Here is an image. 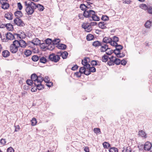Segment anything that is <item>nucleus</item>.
Segmentation results:
<instances>
[{
    "label": "nucleus",
    "instance_id": "f257e3e1",
    "mask_svg": "<svg viewBox=\"0 0 152 152\" xmlns=\"http://www.w3.org/2000/svg\"><path fill=\"white\" fill-rule=\"evenodd\" d=\"M25 6L26 7L25 10L28 15H31L34 12L35 9H36V4L34 3L29 1L28 2L27 1H25Z\"/></svg>",
    "mask_w": 152,
    "mask_h": 152
},
{
    "label": "nucleus",
    "instance_id": "f03ea898",
    "mask_svg": "<svg viewBox=\"0 0 152 152\" xmlns=\"http://www.w3.org/2000/svg\"><path fill=\"white\" fill-rule=\"evenodd\" d=\"M31 78L34 82V85H38L37 83L39 82H42L43 81V78L41 75L37 76L36 74H33L31 75Z\"/></svg>",
    "mask_w": 152,
    "mask_h": 152
},
{
    "label": "nucleus",
    "instance_id": "7ed1b4c3",
    "mask_svg": "<svg viewBox=\"0 0 152 152\" xmlns=\"http://www.w3.org/2000/svg\"><path fill=\"white\" fill-rule=\"evenodd\" d=\"M17 42L16 41V40H15L13 42V43L11 44L10 46V51L12 53H15L18 51V48L19 47L18 46V44Z\"/></svg>",
    "mask_w": 152,
    "mask_h": 152
},
{
    "label": "nucleus",
    "instance_id": "20e7f679",
    "mask_svg": "<svg viewBox=\"0 0 152 152\" xmlns=\"http://www.w3.org/2000/svg\"><path fill=\"white\" fill-rule=\"evenodd\" d=\"M95 13L94 11L87 9L84 11L83 15L86 18L91 17Z\"/></svg>",
    "mask_w": 152,
    "mask_h": 152
},
{
    "label": "nucleus",
    "instance_id": "39448f33",
    "mask_svg": "<svg viewBox=\"0 0 152 152\" xmlns=\"http://www.w3.org/2000/svg\"><path fill=\"white\" fill-rule=\"evenodd\" d=\"M49 58L50 60L55 62H57L60 59V58L58 55H55L54 54H50L49 56Z\"/></svg>",
    "mask_w": 152,
    "mask_h": 152
},
{
    "label": "nucleus",
    "instance_id": "423d86ee",
    "mask_svg": "<svg viewBox=\"0 0 152 152\" xmlns=\"http://www.w3.org/2000/svg\"><path fill=\"white\" fill-rule=\"evenodd\" d=\"M90 61V59L88 57H85L84 59L82 60V64L85 66L86 69H88L90 66L89 63Z\"/></svg>",
    "mask_w": 152,
    "mask_h": 152
},
{
    "label": "nucleus",
    "instance_id": "0eeeda50",
    "mask_svg": "<svg viewBox=\"0 0 152 152\" xmlns=\"http://www.w3.org/2000/svg\"><path fill=\"white\" fill-rule=\"evenodd\" d=\"M14 23L15 24L20 26H23L25 24L24 22L20 19L18 18H16L14 20Z\"/></svg>",
    "mask_w": 152,
    "mask_h": 152
},
{
    "label": "nucleus",
    "instance_id": "6e6552de",
    "mask_svg": "<svg viewBox=\"0 0 152 152\" xmlns=\"http://www.w3.org/2000/svg\"><path fill=\"white\" fill-rule=\"evenodd\" d=\"M82 26L85 29V31L87 32H90L92 30L91 26L87 23H84Z\"/></svg>",
    "mask_w": 152,
    "mask_h": 152
},
{
    "label": "nucleus",
    "instance_id": "1a4fd4ad",
    "mask_svg": "<svg viewBox=\"0 0 152 152\" xmlns=\"http://www.w3.org/2000/svg\"><path fill=\"white\" fill-rule=\"evenodd\" d=\"M16 42H17V43L18 44V46L22 48H25L27 46V43L24 40L21 39L19 41L16 40Z\"/></svg>",
    "mask_w": 152,
    "mask_h": 152
},
{
    "label": "nucleus",
    "instance_id": "9d476101",
    "mask_svg": "<svg viewBox=\"0 0 152 152\" xmlns=\"http://www.w3.org/2000/svg\"><path fill=\"white\" fill-rule=\"evenodd\" d=\"M119 38L118 37L114 36L112 39L111 45L116 46L118 45L117 42L118 41Z\"/></svg>",
    "mask_w": 152,
    "mask_h": 152
},
{
    "label": "nucleus",
    "instance_id": "9b49d317",
    "mask_svg": "<svg viewBox=\"0 0 152 152\" xmlns=\"http://www.w3.org/2000/svg\"><path fill=\"white\" fill-rule=\"evenodd\" d=\"M4 17L9 20L13 19V15L11 12H7L4 15Z\"/></svg>",
    "mask_w": 152,
    "mask_h": 152
},
{
    "label": "nucleus",
    "instance_id": "f8f14e48",
    "mask_svg": "<svg viewBox=\"0 0 152 152\" xmlns=\"http://www.w3.org/2000/svg\"><path fill=\"white\" fill-rule=\"evenodd\" d=\"M151 144L149 142H147L145 143L144 147V149L145 151H149L151 147Z\"/></svg>",
    "mask_w": 152,
    "mask_h": 152
},
{
    "label": "nucleus",
    "instance_id": "ddd939ff",
    "mask_svg": "<svg viewBox=\"0 0 152 152\" xmlns=\"http://www.w3.org/2000/svg\"><path fill=\"white\" fill-rule=\"evenodd\" d=\"M101 47L100 49V51L102 52H105L108 49V45L105 44L102 45L100 46Z\"/></svg>",
    "mask_w": 152,
    "mask_h": 152
},
{
    "label": "nucleus",
    "instance_id": "4468645a",
    "mask_svg": "<svg viewBox=\"0 0 152 152\" xmlns=\"http://www.w3.org/2000/svg\"><path fill=\"white\" fill-rule=\"evenodd\" d=\"M116 57L114 56H111L109 58L110 60L108 61L107 64L110 65L111 66L114 64L115 60Z\"/></svg>",
    "mask_w": 152,
    "mask_h": 152
},
{
    "label": "nucleus",
    "instance_id": "2eb2a0df",
    "mask_svg": "<svg viewBox=\"0 0 152 152\" xmlns=\"http://www.w3.org/2000/svg\"><path fill=\"white\" fill-rule=\"evenodd\" d=\"M31 42L34 45H38L40 44L41 41L38 38H35Z\"/></svg>",
    "mask_w": 152,
    "mask_h": 152
},
{
    "label": "nucleus",
    "instance_id": "dca6fc26",
    "mask_svg": "<svg viewBox=\"0 0 152 152\" xmlns=\"http://www.w3.org/2000/svg\"><path fill=\"white\" fill-rule=\"evenodd\" d=\"M88 69L89 71L86 72V75H88L91 73V72H96V69L94 67H90V66Z\"/></svg>",
    "mask_w": 152,
    "mask_h": 152
},
{
    "label": "nucleus",
    "instance_id": "f3484780",
    "mask_svg": "<svg viewBox=\"0 0 152 152\" xmlns=\"http://www.w3.org/2000/svg\"><path fill=\"white\" fill-rule=\"evenodd\" d=\"M112 39L110 37H105L103 39V41L106 43H110L111 45Z\"/></svg>",
    "mask_w": 152,
    "mask_h": 152
},
{
    "label": "nucleus",
    "instance_id": "a211bd4d",
    "mask_svg": "<svg viewBox=\"0 0 152 152\" xmlns=\"http://www.w3.org/2000/svg\"><path fill=\"white\" fill-rule=\"evenodd\" d=\"M15 15L16 18H19L22 17L23 16L22 13L20 11H17L15 12Z\"/></svg>",
    "mask_w": 152,
    "mask_h": 152
},
{
    "label": "nucleus",
    "instance_id": "6ab92c4d",
    "mask_svg": "<svg viewBox=\"0 0 152 152\" xmlns=\"http://www.w3.org/2000/svg\"><path fill=\"white\" fill-rule=\"evenodd\" d=\"M86 69V68L84 66L83 67H81L80 68L79 71L81 73H83L86 75V72H87V69Z\"/></svg>",
    "mask_w": 152,
    "mask_h": 152
},
{
    "label": "nucleus",
    "instance_id": "aec40b11",
    "mask_svg": "<svg viewBox=\"0 0 152 152\" xmlns=\"http://www.w3.org/2000/svg\"><path fill=\"white\" fill-rule=\"evenodd\" d=\"M2 54L4 57L6 58L10 55V53L8 50H5L2 52Z\"/></svg>",
    "mask_w": 152,
    "mask_h": 152
},
{
    "label": "nucleus",
    "instance_id": "412c9836",
    "mask_svg": "<svg viewBox=\"0 0 152 152\" xmlns=\"http://www.w3.org/2000/svg\"><path fill=\"white\" fill-rule=\"evenodd\" d=\"M14 36L11 33L8 32L7 34L6 38L8 39L12 40L14 39Z\"/></svg>",
    "mask_w": 152,
    "mask_h": 152
},
{
    "label": "nucleus",
    "instance_id": "4be33fe9",
    "mask_svg": "<svg viewBox=\"0 0 152 152\" xmlns=\"http://www.w3.org/2000/svg\"><path fill=\"white\" fill-rule=\"evenodd\" d=\"M102 43L98 41H96L94 42L93 44L92 45L93 46L96 48H98L101 45Z\"/></svg>",
    "mask_w": 152,
    "mask_h": 152
},
{
    "label": "nucleus",
    "instance_id": "5701e85b",
    "mask_svg": "<svg viewBox=\"0 0 152 152\" xmlns=\"http://www.w3.org/2000/svg\"><path fill=\"white\" fill-rule=\"evenodd\" d=\"M1 5L2 8L4 10H7L10 7L9 4L7 2L2 4H1Z\"/></svg>",
    "mask_w": 152,
    "mask_h": 152
},
{
    "label": "nucleus",
    "instance_id": "b1692460",
    "mask_svg": "<svg viewBox=\"0 0 152 152\" xmlns=\"http://www.w3.org/2000/svg\"><path fill=\"white\" fill-rule=\"evenodd\" d=\"M98 25L100 28L102 29H104L106 28V24L104 22L99 23Z\"/></svg>",
    "mask_w": 152,
    "mask_h": 152
},
{
    "label": "nucleus",
    "instance_id": "393cba45",
    "mask_svg": "<svg viewBox=\"0 0 152 152\" xmlns=\"http://www.w3.org/2000/svg\"><path fill=\"white\" fill-rule=\"evenodd\" d=\"M32 52L31 50H26L24 51V54L26 57H28L31 55Z\"/></svg>",
    "mask_w": 152,
    "mask_h": 152
},
{
    "label": "nucleus",
    "instance_id": "a878e982",
    "mask_svg": "<svg viewBox=\"0 0 152 152\" xmlns=\"http://www.w3.org/2000/svg\"><path fill=\"white\" fill-rule=\"evenodd\" d=\"M5 27L9 31H12L13 29V26L10 23L6 24Z\"/></svg>",
    "mask_w": 152,
    "mask_h": 152
},
{
    "label": "nucleus",
    "instance_id": "bb28decb",
    "mask_svg": "<svg viewBox=\"0 0 152 152\" xmlns=\"http://www.w3.org/2000/svg\"><path fill=\"white\" fill-rule=\"evenodd\" d=\"M42 82H40V83L39 82L37 83L38 85H35L37 86V88L39 90H41L44 88V87L41 84Z\"/></svg>",
    "mask_w": 152,
    "mask_h": 152
},
{
    "label": "nucleus",
    "instance_id": "cd10ccee",
    "mask_svg": "<svg viewBox=\"0 0 152 152\" xmlns=\"http://www.w3.org/2000/svg\"><path fill=\"white\" fill-rule=\"evenodd\" d=\"M139 7L142 9L144 10H146L148 9V7L145 4H142L140 5Z\"/></svg>",
    "mask_w": 152,
    "mask_h": 152
},
{
    "label": "nucleus",
    "instance_id": "c85d7f7f",
    "mask_svg": "<svg viewBox=\"0 0 152 152\" xmlns=\"http://www.w3.org/2000/svg\"><path fill=\"white\" fill-rule=\"evenodd\" d=\"M94 38L93 35L91 34H89L86 36V39L88 41H90L93 40Z\"/></svg>",
    "mask_w": 152,
    "mask_h": 152
},
{
    "label": "nucleus",
    "instance_id": "c756f323",
    "mask_svg": "<svg viewBox=\"0 0 152 152\" xmlns=\"http://www.w3.org/2000/svg\"><path fill=\"white\" fill-rule=\"evenodd\" d=\"M103 146L104 148L108 149L109 147H110V144L107 142H104L103 143Z\"/></svg>",
    "mask_w": 152,
    "mask_h": 152
},
{
    "label": "nucleus",
    "instance_id": "7c9ffc66",
    "mask_svg": "<svg viewBox=\"0 0 152 152\" xmlns=\"http://www.w3.org/2000/svg\"><path fill=\"white\" fill-rule=\"evenodd\" d=\"M58 47L60 49H65L66 48V46L64 44H59L58 45Z\"/></svg>",
    "mask_w": 152,
    "mask_h": 152
},
{
    "label": "nucleus",
    "instance_id": "2f4dec72",
    "mask_svg": "<svg viewBox=\"0 0 152 152\" xmlns=\"http://www.w3.org/2000/svg\"><path fill=\"white\" fill-rule=\"evenodd\" d=\"M152 23V22L151 21L148 20L145 23V26L146 28H149L151 26Z\"/></svg>",
    "mask_w": 152,
    "mask_h": 152
},
{
    "label": "nucleus",
    "instance_id": "473e14b6",
    "mask_svg": "<svg viewBox=\"0 0 152 152\" xmlns=\"http://www.w3.org/2000/svg\"><path fill=\"white\" fill-rule=\"evenodd\" d=\"M91 18L92 20L95 21H99L100 20L99 18L95 14H94V15L92 16Z\"/></svg>",
    "mask_w": 152,
    "mask_h": 152
},
{
    "label": "nucleus",
    "instance_id": "72a5a7b5",
    "mask_svg": "<svg viewBox=\"0 0 152 152\" xmlns=\"http://www.w3.org/2000/svg\"><path fill=\"white\" fill-rule=\"evenodd\" d=\"M36 9L37 8L40 11H42L44 8L43 6L40 4H38L37 5L36 4Z\"/></svg>",
    "mask_w": 152,
    "mask_h": 152
},
{
    "label": "nucleus",
    "instance_id": "f704fd0d",
    "mask_svg": "<svg viewBox=\"0 0 152 152\" xmlns=\"http://www.w3.org/2000/svg\"><path fill=\"white\" fill-rule=\"evenodd\" d=\"M39 60L40 62L44 64L47 61V60L46 58L44 57H41L39 58Z\"/></svg>",
    "mask_w": 152,
    "mask_h": 152
},
{
    "label": "nucleus",
    "instance_id": "c9c22d12",
    "mask_svg": "<svg viewBox=\"0 0 152 152\" xmlns=\"http://www.w3.org/2000/svg\"><path fill=\"white\" fill-rule=\"evenodd\" d=\"M68 53L66 51H64L61 53V55L63 59L66 58L68 56Z\"/></svg>",
    "mask_w": 152,
    "mask_h": 152
},
{
    "label": "nucleus",
    "instance_id": "e433bc0d",
    "mask_svg": "<svg viewBox=\"0 0 152 152\" xmlns=\"http://www.w3.org/2000/svg\"><path fill=\"white\" fill-rule=\"evenodd\" d=\"M139 134L142 137H146V134L143 131L141 130L139 131Z\"/></svg>",
    "mask_w": 152,
    "mask_h": 152
},
{
    "label": "nucleus",
    "instance_id": "4c0bfd02",
    "mask_svg": "<svg viewBox=\"0 0 152 152\" xmlns=\"http://www.w3.org/2000/svg\"><path fill=\"white\" fill-rule=\"evenodd\" d=\"M31 124L32 126H34L36 125L37 123V121L36 118H32L31 121Z\"/></svg>",
    "mask_w": 152,
    "mask_h": 152
},
{
    "label": "nucleus",
    "instance_id": "58836bf2",
    "mask_svg": "<svg viewBox=\"0 0 152 152\" xmlns=\"http://www.w3.org/2000/svg\"><path fill=\"white\" fill-rule=\"evenodd\" d=\"M94 132L96 134H101V133L100 130L99 128H94Z\"/></svg>",
    "mask_w": 152,
    "mask_h": 152
},
{
    "label": "nucleus",
    "instance_id": "ea45409f",
    "mask_svg": "<svg viewBox=\"0 0 152 152\" xmlns=\"http://www.w3.org/2000/svg\"><path fill=\"white\" fill-rule=\"evenodd\" d=\"M108 56L106 55H104L102 57V61L103 62H106L108 60Z\"/></svg>",
    "mask_w": 152,
    "mask_h": 152
},
{
    "label": "nucleus",
    "instance_id": "a19ab883",
    "mask_svg": "<svg viewBox=\"0 0 152 152\" xmlns=\"http://www.w3.org/2000/svg\"><path fill=\"white\" fill-rule=\"evenodd\" d=\"M80 8L81 10L84 11L87 10L86 6L84 4H82L80 5Z\"/></svg>",
    "mask_w": 152,
    "mask_h": 152
},
{
    "label": "nucleus",
    "instance_id": "79ce46f5",
    "mask_svg": "<svg viewBox=\"0 0 152 152\" xmlns=\"http://www.w3.org/2000/svg\"><path fill=\"white\" fill-rule=\"evenodd\" d=\"M110 152H118V150L116 148H111L109 150Z\"/></svg>",
    "mask_w": 152,
    "mask_h": 152
},
{
    "label": "nucleus",
    "instance_id": "37998d69",
    "mask_svg": "<svg viewBox=\"0 0 152 152\" xmlns=\"http://www.w3.org/2000/svg\"><path fill=\"white\" fill-rule=\"evenodd\" d=\"M31 59L32 60L34 61H37L39 59L38 57L36 55L33 56Z\"/></svg>",
    "mask_w": 152,
    "mask_h": 152
},
{
    "label": "nucleus",
    "instance_id": "c03bdc74",
    "mask_svg": "<svg viewBox=\"0 0 152 152\" xmlns=\"http://www.w3.org/2000/svg\"><path fill=\"white\" fill-rule=\"evenodd\" d=\"M106 53L108 55H110L113 52L112 50H111L110 49L108 48L106 51Z\"/></svg>",
    "mask_w": 152,
    "mask_h": 152
},
{
    "label": "nucleus",
    "instance_id": "a18cd8bd",
    "mask_svg": "<svg viewBox=\"0 0 152 152\" xmlns=\"http://www.w3.org/2000/svg\"><path fill=\"white\" fill-rule=\"evenodd\" d=\"M115 60L114 64H115L116 65H119L120 64L121 61L119 59L116 58Z\"/></svg>",
    "mask_w": 152,
    "mask_h": 152
},
{
    "label": "nucleus",
    "instance_id": "49530a36",
    "mask_svg": "<svg viewBox=\"0 0 152 152\" xmlns=\"http://www.w3.org/2000/svg\"><path fill=\"white\" fill-rule=\"evenodd\" d=\"M115 46L116 48V49L120 50H121L122 49L123 47L122 45H117L116 46Z\"/></svg>",
    "mask_w": 152,
    "mask_h": 152
},
{
    "label": "nucleus",
    "instance_id": "de8ad7c7",
    "mask_svg": "<svg viewBox=\"0 0 152 152\" xmlns=\"http://www.w3.org/2000/svg\"><path fill=\"white\" fill-rule=\"evenodd\" d=\"M33 81L31 80H27L26 81L27 83L29 85L31 86L33 83Z\"/></svg>",
    "mask_w": 152,
    "mask_h": 152
},
{
    "label": "nucleus",
    "instance_id": "09e8293b",
    "mask_svg": "<svg viewBox=\"0 0 152 152\" xmlns=\"http://www.w3.org/2000/svg\"><path fill=\"white\" fill-rule=\"evenodd\" d=\"M18 8L20 10H21L23 8V6L20 2H18L17 3Z\"/></svg>",
    "mask_w": 152,
    "mask_h": 152
},
{
    "label": "nucleus",
    "instance_id": "8fccbe9b",
    "mask_svg": "<svg viewBox=\"0 0 152 152\" xmlns=\"http://www.w3.org/2000/svg\"><path fill=\"white\" fill-rule=\"evenodd\" d=\"M114 53L117 56L119 55V53H120V50L115 49L113 51Z\"/></svg>",
    "mask_w": 152,
    "mask_h": 152
},
{
    "label": "nucleus",
    "instance_id": "3c124183",
    "mask_svg": "<svg viewBox=\"0 0 152 152\" xmlns=\"http://www.w3.org/2000/svg\"><path fill=\"white\" fill-rule=\"evenodd\" d=\"M125 151L126 152H131L132 148L131 147L129 146H127L125 149Z\"/></svg>",
    "mask_w": 152,
    "mask_h": 152
},
{
    "label": "nucleus",
    "instance_id": "603ef678",
    "mask_svg": "<svg viewBox=\"0 0 152 152\" xmlns=\"http://www.w3.org/2000/svg\"><path fill=\"white\" fill-rule=\"evenodd\" d=\"M148 13L152 14V7H148V9L147 10Z\"/></svg>",
    "mask_w": 152,
    "mask_h": 152
},
{
    "label": "nucleus",
    "instance_id": "864d4df0",
    "mask_svg": "<svg viewBox=\"0 0 152 152\" xmlns=\"http://www.w3.org/2000/svg\"><path fill=\"white\" fill-rule=\"evenodd\" d=\"M91 64L92 66H96L98 65L96 61L95 60L92 61Z\"/></svg>",
    "mask_w": 152,
    "mask_h": 152
},
{
    "label": "nucleus",
    "instance_id": "5fc2aeb1",
    "mask_svg": "<svg viewBox=\"0 0 152 152\" xmlns=\"http://www.w3.org/2000/svg\"><path fill=\"white\" fill-rule=\"evenodd\" d=\"M7 152H14V150L12 147L8 148L7 150Z\"/></svg>",
    "mask_w": 152,
    "mask_h": 152
},
{
    "label": "nucleus",
    "instance_id": "6e6d98bb",
    "mask_svg": "<svg viewBox=\"0 0 152 152\" xmlns=\"http://www.w3.org/2000/svg\"><path fill=\"white\" fill-rule=\"evenodd\" d=\"M75 75L77 77H80L81 75V73L79 71L75 73Z\"/></svg>",
    "mask_w": 152,
    "mask_h": 152
},
{
    "label": "nucleus",
    "instance_id": "4d7b16f0",
    "mask_svg": "<svg viewBox=\"0 0 152 152\" xmlns=\"http://www.w3.org/2000/svg\"><path fill=\"white\" fill-rule=\"evenodd\" d=\"M108 17L105 15L103 16L101 18L102 20L104 21H106V20H108Z\"/></svg>",
    "mask_w": 152,
    "mask_h": 152
},
{
    "label": "nucleus",
    "instance_id": "13d9d810",
    "mask_svg": "<svg viewBox=\"0 0 152 152\" xmlns=\"http://www.w3.org/2000/svg\"><path fill=\"white\" fill-rule=\"evenodd\" d=\"M78 67V66L76 64L72 67L71 69L72 70L75 71L77 70Z\"/></svg>",
    "mask_w": 152,
    "mask_h": 152
},
{
    "label": "nucleus",
    "instance_id": "bf43d9fd",
    "mask_svg": "<svg viewBox=\"0 0 152 152\" xmlns=\"http://www.w3.org/2000/svg\"><path fill=\"white\" fill-rule=\"evenodd\" d=\"M127 63V61L125 59L122 60L121 61V62H120V63L123 65H125Z\"/></svg>",
    "mask_w": 152,
    "mask_h": 152
},
{
    "label": "nucleus",
    "instance_id": "052dcab7",
    "mask_svg": "<svg viewBox=\"0 0 152 152\" xmlns=\"http://www.w3.org/2000/svg\"><path fill=\"white\" fill-rule=\"evenodd\" d=\"M46 85L49 87H50L53 86V83L49 81L48 83H47Z\"/></svg>",
    "mask_w": 152,
    "mask_h": 152
},
{
    "label": "nucleus",
    "instance_id": "680f3d73",
    "mask_svg": "<svg viewBox=\"0 0 152 152\" xmlns=\"http://www.w3.org/2000/svg\"><path fill=\"white\" fill-rule=\"evenodd\" d=\"M0 143L2 145H4L5 144L6 142L5 139H2L0 140Z\"/></svg>",
    "mask_w": 152,
    "mask_h": 152
},
{
    "label": "nucleus",
    "instance_id": "e2e57ef3",
    "mask_svg": "<svg viewBox=\"0 0 152 152\" xmlns=\"http://www.w3.org/2000/svg\"><path fill=\"white\" fill-rule=\"evenodd\" d=\"M60 41L59 39H56L53 40V43L55 44H57L58 43H59Z\"/></svg>",
    "mask_w": 152,
    "mask_h": 152
},
{
    "label": "nucleus",
    "instance_id": "0e129e2a",
    "mask_svg": "<svg viewBox=\"0 0 152 152\" xmlns=\"http://www.w3.org/2000/svg\"><path fill=\"white\" fill-rule=\"evenodd\" d=\"M131 1L130 0H123V3L124 4H129Z\"/></svg>",
    "mask_w": 152,
    "mask_h": 152
},
{
    "label": "nucleus",
    "instance_id": "69168bd1",
    "mask_svg": "<svg viewBox=\"0 0 152 152\" xmlns=\"http://www.w3.org/2000/svg\"><path fill=\"white\" fill-rule=\"evenodd\" d=\"M125 54L123 53H121L120 52V53H119V55L117 56V57L118 58H121L125 56Z\"/></svg>",
    "mask_w": 152,
    "mask_h": 152
},
{
    "label": "nucleus",
    "instance_id": "338daca9",
    "mask_svg": "<svg viewBox=\"0 0 152 152\" xmlns=\"http://www.w3.org/2000/svg\"><path fill=\"white\" fill-rule=\"evenodd\" d=\"M15 36H17L18 39V38L19 39H21L23 38L21 36V35L19 34H15Z\"/></svg>",
    "mask_w": 152,
    "mask_h": 152
},
{
    "label": "nucleus",
    "instance_id": "774afa93",
    "mask_svg": "<svg viewBox=\"0 0 152 152\" xmlns=\"http://www.w3.org/2000/svg\"><path fill=\"white\" fill-rule=\"evenodd\" d=\"M84 151L86 152H89V149L88 146L85 147L84 148Z\"/></svg>",
    "mask_w": 152,
    "mask_h": 152
}]
</instances>
